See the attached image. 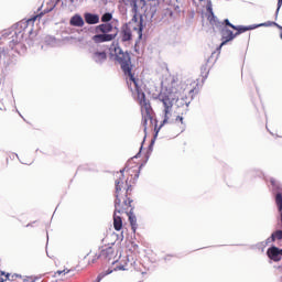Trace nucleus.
<instances>
[{
    "instance_id": "1",
    "label": "nucleus",
    "mask_w": 282,
    "mask_h": 282,
    "mask_svg": "<svg viewBox=\"0 0 282 282\" xmlns=\"http://www.w3.org/2000/svg\"><path fill=\"white\" fill-rule=\"evenodd\" d=\"M111 55L115 56V61L120 65L124 76H128L127 84L129 88L131 91L134 89L137 94V100L141 107V124L143 127V131L147 133V124H149V120L150 122L153 121V108L151 107V102L147 100V95L142 91V88H140V82L135 79L133 73H131L133 67V65H131V55H129V52L122 51L119 46H115Z\"/></svg>"
},
{
    "instance_id": "2",
    "label": "nucleus",
    "mask_w": 282,
    "mask_h": 282,
    "mask_svg": "<svg viewBox=\"0 0 282 282\" xmlns=\"http://www.w3.org/2000/svg\"><path fill=\"white\" fill-rule=\"evenodd\" d=\"M118 178L115 181L116 186V199H115V214H113V227L115 230H122V207H120V191L124 186V169L117 172Z\"/></svg>"
},
{
    "instance_id": "3",
    "label": "nucleus",
    "mask_w": 282,
    "mask_h": 282,
    "mask_svg": "<svg viewBox=\"0 0 282 282\" xmlns=\"http://www.w3.org/2000/svg\"><path fill=\"white\" fill-rule=\"evenodd\" d=\"M158 100H160V102H162L164 109H163V122L161 124L164 126L169 122V120H171V116L173 113V102H175V96H173V94L169 93H161L158 97Z\"/></svg>"
},
{
    "instance_id": "4",
    "label": "nucleus",
    "mask_w": 282,
    "mask_h": 282,
    "mask_svg": "<svg viewBox=\"0 0 282 282\" xmlns=\"http://www.w3.org/2000/svg\"><path fill=\"white\" fill-rule=\"evenodd\" d=\"M118 36V33H112V34H105V33H97L91 37V41L94 43H109V41H113Z\"/></svg>"
},
{
    "instance_id": "5",
    "label": "nucleus",
    "mask_w": 282,
    "mask_h": 282,
    "mask_svg": "<svg viewBox=\"0 0 282 282\" xmlns=\"http://www.w3.org/2000/svg\"><path fill=\"white\" fill-rule=\"evenodd\" d=\"M90 58L97 65H102L107 61V53L105 51H94L91 52Z\"/></svg>"
},
{
    "instance_id": "6",
    "label": "nucleus",
    "mask_w": 282,
    "mask_h": 282,
    "mask_svg": "<svg viewBox=\"0 0 282 282\" xmlns=\"http://www.w3.org/2000/svg\"><path fill=\"white\" fill-rule=\"evenodd\" d=\"M221 36H223V42L220 44V47H224V45H226V43H229V41L237 39V35H235V33H232V31L227 28H224L221 30Z\"/></svg>"
},
{
    "instance_id": "7",
    "label": "nucleus",
    "mask_w": 282,
    "mask_h": 282,
    "mask_svg": "<svg viewBox=\"0 0 282 282\" xmlns=\"http://www.w3.org/2000/svg\"><path fill=\"white\" fill-rule=\"evenodd\" d=\"M267 254L272 261H281L282 249H279L278 247H271L268 249Z\"/></svg>"
},
{
    "instance_id": "8",
    "label": "nucleus",
    "mask_w": 282,
    "mask_h": 282,
    "mask_svg": "<svg viewBox=\"0 0 282 282\" xmlns=\"http://www.w3.org/2000/svg\"><path fill=\"white\" fill-rule=\"evenodd\" d=\"M207 12L209 13L207 19L210 23V25L219 26V19L215 15V12H213V2L208 1L207 3Z\"/></svg>"
},
{
    "instance_id": "9",
    "label": "nucleus",
    "mask_w": 282,
    "mask_h": 282,
    "mask_svg": "<svg viewBox=\"0 0 282 282\" xmlns=\"http://www.w3.org/2000/svg\"><path fill=\"white\" fill-rule=\"evenodd\" d=\"M262 25H268V24H251L249 26L235 25L234 30H237V32L235 33V36H239V34H243V32H248L250 30H257V28H261Z\"/></svg>"
},
{
    "instance_id": "10",
    "label": "nucleus",
    "mask_w": 282,
    "mask_h": 282,
    "mask_svg": "<svg viewBox=\"0 0 282 282\" xmlns=\"http://www.w3.org/2000/svg\"><path fill=\"white\" fill-rule=\"evenodd\" d=\"M109 32H113L111 23L99 24L95 28V34H109Z\"/></svg>"
},
{
    "instance_id": "11",
    "label": "nucleus",
    "mask_w": 282,
    "mask_h": 282,
    "mask_svg": "<svg viewBox=\"0 0 282 282\" xmlns=\"http://www.w3.org/2000/svg\"><path fill=\"white\" fill-rule=\"evenodd\" d=\"M84 19L88 25H96L100 23V15L96 13H85Z\"/></svg>"
},
{
    "instance_id": "12",
    "label": "nucleus",
    "mask_w": 282,
    "mask_h": 282,
    "mask_svg": "<svg viewBox=\"0 0 282 282\" xmlns=\"http://www.w3.org/2000/svg\"><path fill=\"white\" fill-rule=\"evenodd\" d=\"M132 34H131V28H129V24H124L121 28V41H123V43H127V41H131L132 39Z\"/></svg>"
},
{
    "instance_id": "13",
    "label": "nucleus",
    "mask_w": 282,
    "mask_h": 282,
    "mask_svg": "<svg viewBox=\"0 0 282 282\" xmlns=\"http://www.w3.org/2000/svg\"><path fill=\"white\" fill-rule=\"evenodd\" d=\"M43 14H45V12H40V13L35 14L33 18L29 19L28 21L19 22L18 28L26 30V28H28V25H30V23H34V21H36V19H41L43 17Z\"/></svg>"
},
{
    "instance_id": "14",
    "label": "nucleus",
    "mask_w": 282,
    "mask_h": 282,
    "mask_svg": "<svg viewBox=\"0 0 282 282\" xmlns=\"http://www.w3.org/2000/svg\"><path fill=\"white\" fill-rule=\"evenodd\" d=\"M69 23L74 28H83V25H85V20H83V17H80V14H75L70 18Z\"/></svg>"
},
{
    "instance_id": "15",
    "label": "nucleus",
    "mask_w": 282,
    "mask_h": 282,
    "mask_svg": "<svg viewBox=\"0 0 282 282\" xmlns=\"http://www.w3.org/2000/svg\"><path fill=\"white\" fill-rule=\"evenodd\" d=\"M120 192L121 191H119L120 208H122V213H124V210H127V208H131V203L133 200H131V198H123V202H122V198L120 197Z\"/></svg>"
},
{
    "instance_id": "16",
    "label": "nucleus",
    "mask_w": 282,
    "mask_h": 282,
    "mask_svg": "<svg viewBox=\"0 0 282 282\" xmlns=\"http://www.w3.org/2000/svg\"><path fill=\"white\" fill-rule=\"evenodd\" d=\"M128 217H129L130 226L133 232H135V229L138 228V218H135V215H133L132 210L129 212Z\"/></svg>"
},
{
    "instance_id": "17",
    "label": "nucleus",
    "mask_w": 282,
    "mask_h": 282,
    "mask_svg": "<svg viewBox=\"0 0 282 282\" xmlns=\"http://www.w3.org/2000/svg\"><path fill=\"white\" fill-rule=\"evenodd\" d=\"M99 257H104V259H108V261H111V257H113V248L108 247V248L101 250Z\"/></svg>"
},
{
    "instance_id": "18",
    "label": "nucleus",
    "mask_w": 282,
    "mask_h": 282,
    "mask_svg": "<svg viewBox=\"0 0 282 282\" xmlns=\"http://www.w3.org/2000/svg\"><path fill=\"white\" fill-rule=\"evenodd\" d=\"M123 2L132 8V12H138V0H123Z\"/></svg>"
},
{
    "instance_id": "19",
    "label": "nucleus",
    "mask_w": 282,
    "mask_h": 282,
    "mask_svg": "<svg viewBox=\"0 0 282 282\" xmlns=\"http://www.w3.org/2000/svg\"><path fill=\"white\" fill-rule=\"evenodd\" d=\"M22 39H23V33L21 31L15 32V39L14 36H12L11 43H13V45H17V43H21Z\"/></svg>"
},
{
    "instance_id": "20",
    "label": "nucleus",
    "mask_w": 282,
    "mask_h": 282,
    "mask_svg": "<svg viewBox=\"0 0 282 282\" xmlns=\"http://www.w3.org/2000/svg\"><path fill=\"white\" fill-rule=\"evenodd\" d=\"M111 19H113V14H111L110 12H107V13L102 14L101 22L109 23V21H111Z\"/></svg>"
},
{
    "instance_id": "21",
    "label": "nucleus",
    "mask_w": 282,
    "mask_h": 282,
    "mask_svg": "<svg viewBox=\"0 0 282 282\" xmlns=\"http://www.w3.org/2000/svg\"><path fill=\"white\" fill-rule=\"evenodd\" d=\"M275 204H276L279 210L281 212L282 210V195H281V193L276 194Z\"/></svg>"
},
{
    "instance_id": "22",
    "label": "nucleus",
    "mask_w": 282,
    "mask_h": 282,
    "mask_svg": "<svg viewBox=\"0 0 282 282\" xmlns=\"http://www.w3.org/2000/svg\"><path fill=\"white\" fill-rule=\"evenodd\" d=\"M276 239L281 240L282 239V230H276L275 232L272 234V241H276Z\"/></svg>"
},
{
    "instance_id": "23",
    "label": "nucleus",
    "mask_w": 282,
    "mask_h": 282,
    "mask_svg": "<svg viewBox=\"0 0 282 282\" xmlns=\"http://www.w3.org/2000/svg\"><path fill=\"white\" fill-rule=\"evenodd\" d=\"M271 186H273V188H276L278 191L281 189V185L279 184V182H276V180L271 178Z\"/></svg>"
},
{
    "instance_id": "24",
    "label": "nucleus",
    "mask_w": 282,
    "mask_h": 282,
    "mask_svg": "<svg viewBox=\"0 0 282 282\" xmlns=\"http://www.w3.org/2000/svg\"><path fill=\"white\" fill-rule=\"evenodd\" d=\"M126 265H127V263H124V264H116L113 270H115V272L118 271V270H123L124 271V270H127Z\"/></svg>"
},
{
    "instance_id": "25",
    "label": "nucleus",
    "mask_w": 282,
    "mask_h": 282,
    "mask_svg": "<svg viewBox=\"0 0 282 282\" xmlns=\"http://www.w3.org/2000/svg\"><path fill=\"white\" fill-rule=\"evenodd\" d=\"M165 6H175L177 0H161Z\"/></svg>"
},
{
    "instance_id": "26",
    "label": "nucleus",
    "mask_w": 282,
    "mask_h": 282,
    "mask_svg": "<svg viewBox=\"0 0 282 282\" xmlns=\"http://www.w3.org/2000/svg\"><path fill=\"white\" fill-rule=\"evenodd\" d=\"M225 24L228 25V28H231L232 30H235V25L230 23V20L226 19Z\"/></svg>"
},
{
    "instance_id": "27",
    "label": "nucleus",
    "mask_w": 282,
    "mask_h": 282,
    "mask_svg": "<svg viewBox=\"0 0 282 282\" xmlns=\"http://www.w3.org/2000/svg\"><path fill=\"white\" fill-rule=\"evenodd\" d=\"M55 274H58V275H61V274H69V270L56 271Z\"/></svg>"
},
{
    "instance_id": "28",
    "label": "nucleus",
    "mask_w": 282,
    "mask_h": 282,
    "mask_svg": "<svg viewBox=\"0 0 282 282\" xmlns=\"http://www.w3.org/2000/svg\"><path fill=\"white\" fill-rule=\"evenodd\" d=\"M282 0H278V9L275 11V14H279V11L281 10Z\"/></svg>"
},
{
    "instance_id": "29",
    "label": "nucleus",
    "mask_w": 282,
    "mask_h": 282,
    "mask_svg": "<svg viewBox=\"0 0 282 282\" xmlns=\"http://www.w3.org/2000/svg\"><path fill=\"white\" fill-rule=\"evenodd\" d=\"M175 121H176V122L180 121L182 124H184V117L177 116L176 119H175Z\"/></svg>"
},
{
    "instance_id": "30",
    "label": "nucleus",
    "mask_w": 282,
    "mask_h": 282,
    "mask_svg": "<svg viewBox=\"0 0 282 282\" xmlns=\"http://www.w3.org/2000/svg\"><path fill=\"white\" fill-rule=\"evenodd\" d=\"M267 24V25H263ZM260 25H262L261 28H268L270 25H274L273 22H264V23H260Z\"/></svg>"
},
{
    "instance_id": "31",
    "label": "nucleus",
    "mask_w": 282,
    "mask_h": 282,
    "mask_svg": "<svg viewBox=\"0 0 282 282\" xmlns=\"http://www.w3.org/2000/svg\"><path fill=\"white\" fill-rule=\"evenodd\" d=\"M0 276H6L7 279H10V273L6 274V272L0 271Z\"/></svg>"
},
{
    "instance_id": "32",
    "label": "nucleus",
    "mask_w": 282,
    "mask_h": 282,
    "mask_svg": "<svg viewBox=\"0 0 282 282\" xmlns=\"http://www.w3.org/2000/svg\"><path fill=\"white\" fill-rule=\"evenodd\" d=\"M139 36H140V39H142V25H140V28H139Z\"/></svg>"
},
{
    "instance_id": "33",
    "label": "nucleus",
    "mask_w": 282,
    "mask_h": 282,
    "mask_svg": "<svg viewBox=\"0 0 282 282\" xmlns=\"http://www.w3.org/2000/svg\"><path fill=\"white\" fill-rule=\"evenodd\" d=\"M272 241L273 240H272V235H271V237L267 239V243H272Z\"/></svg>"
},
{
    "instance_id": "34",
    "label": "nucleus",
    "mask_w": 282,
    "mask_h": 282,
    "mask_svg": "<svg viewBox=\"0 0 282 282\" xmlns=\"http://www.w3.org/2000/svg\"><path fill=\"white\" fill-rule=\"evenodd\" d=\"M111 272H113V270H107L106 274H111Z\"/></svg>"
},
{
    "instance_id": "35",
    "label": "nucleus",
    "mask_w": 282,
    "mask_h": 282,
    "mask_svg": "<svg viewBox=\"0 0 282 282\" xmlns=\"http://www.w3.org/2000/svg\"><path fill=\"white\" fill-rule=\"evenodd\" d=\"M0 282H6V280L3 278H0Z\"/></svg>"
},
{
    "instance_id": "36",
    "label": "nucleus",
    "mask_w": 282,
    "mask_h": 282,
    "mask_svg": "<svg viewBox=\"0 0 282 282\" xmlns=\"http://www.w3.org/2000/svg\"><path fill=\"white\" fill-rule=\"evenodd\" d=\"M127 193H129V189H126V195H127Z\"/></svg>"
},
{
    "instance_id": "37",
    "label": "nucleus",
    "mask_w": 282,
    "mask_h": 282,
    "mask_svg": "<svg viewBox=\"0 0 282 282\" xmlns=\"http://www.w3.org/2000/svg\"><path fill=\"white\" fill-rule=\"evenodd\" d=\"M116 263H118L117 261L116 262H112L113 265H116Z\"/></svg>"
},
{
    "instance_id": "38",
    "label": "nucleus",
    "mask_w": 282,
    "mask_h": 282,
    "mask_svg": "<svg viewBox=\"0 0 282 282\" xmlns=\"http://www.w3.org/2000/svg\"><path fill=\"white\" fill-rule=\"evenodd\" d=\"M29 33L32 34V30H30Z\"/></svg>"
},
{
    "instance_id": "39",
    "label": "nucleus",
    "mask_w": 282,
    "mask_h": 282,
    "mask_svg": "<svg viewBox=\"0 0 282 282\" xmlns=\"http://www.w3.org/2000/svg\"><path fill=\"white\" fill-rule=\"evenodd\" d=\"M72 1V3H74V0H70Z\"/></svg>"
},
{
    "instance_id": "40",
    "label": "nucleus",
    "mask_w": 282,
    "mask_h": 282,
    "mask_svg": "<svg viewBox=\"0 0 282 282\" xmlns=\"http://www.w3.org/2000/svg\"><path fill=\"white\" fill-rule=\"evenodd\" d=\"M198 1H204V0H198Z\"/></svg>"
}]
</instances>
